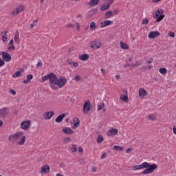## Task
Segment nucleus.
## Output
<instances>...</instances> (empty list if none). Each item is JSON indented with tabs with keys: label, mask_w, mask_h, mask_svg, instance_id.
<instances>
[{
	"label": "nucleus",
	"mask_w": 176,
	"mask_h": 176,
	"mask_svg": "<svg viewBox=\"0 0 176 176\" xmlns=\"http://www.w3.org/2000/svg\"><path fill=\"white\" fill-rule=\"evenodd\" d=\"M144 168H146L142 171V174L144 175H146L148 174H152V173H153L155 170L157 168V164H151L146 162H144L140 165L134 166L133 171H138Z\"/></svg>",
	"instance_id": "1"
},
{
	"label": "nucleus",
	"mask_w": 176,
	"mask_h": 176,
	"mask_svg": "<svg viewBox=\"0 0 176 176\" xmlns=\"http://www.w3.org/2000/svg\"><path fill=\"white\" fill-rule=\"evenodd\" d=\"M65 85H67V78L65 76L57 78V76L54 74L51 76V84H50V87L52 90H58V87L61 89L64 87Z\"/></svg>",
	"instance_id": "2"
},
{
	"label": "nucleus",
	"mask_w": 176,
	"mask_h": 176,
	"mask_svg": "<svg viewBox=\"0 0 176 176\" xmlns=\"http://www.w3.org/2000/svg\"><path fill=\"white\" fill-rule=\"evenodd\" d=\"M102 43H101L100 40L95 39L89 43V47L93 49L94 50H97V49H100Z\"/></svg>",
	"instance_id": "3"
},
{
	"label": "nucleus",
	"mask_w": 176,
	"mask_h": 176,
	"mask_svg": "<svg viewBox=\"0 0 176 176\" xmlns=\"http://www.w3.org/2000/svg\"><path fill=\"white\" fill-rule=\"evenodd\" d=\"M32 122L30 120H23L20 125V128L21 130H24V131H27L31 129Z\"/></svg>",
	"instance_id": "4"
},
{
	"label": "nucleus",
	"mask_w": 176,
	"mask_h": 176,
	"mask_svg": "<svg viewBox=\"0 0 176 176\" xmlns=\"http://www.w3.org/2000/svg\"><path fill=\"white\" fill-rule=\"evenodd\" d=\"M21 136H19V140L16 141L17 145H20L21 146H23L25 144V141H27V137L25 135H24V132L21 131L20 133Z\"/></svg>",
	"instance_id": "5"
},
{
	"label": "nucleus",
	"mask_w": 176,
	"mask_h": 176,
	"mask_svg": "<svg viewBox=\"0 0 176 176\" xmlns=\"http://www.w3.org/2000/svg\"><path fill=\"white\" fill-rule=\"evenodd\" d=\"M164 12V11L163 10H158L153 15V18L157 19V23L162 21V20L164 19V15H160V14H163Z\"/></svg>",
	"instance_id": "6"
},
{
	"label": "nucleus",
	"mask_w": 176,
	"mask_h": 176,
	"mask_svg": "<svg viewBox=\"0 0 176 176\" xmlns=\"http://www.w3.org/2000/svg\"><path fill=\"white\" fill-rule=\"evenodd\" d=\"M91 105V103L90 102V100H86L83 104V113L85 115H87V113H89V112H90V107Z\"/></svg>",
	"instance_id": "7"
},
{
	"label": "nucleus",
	"mask_w": 176,
	"mask_h": 176,
	"mask_svg": "<svg viewBox=\"0 0 176 176\" xmlns=\"http://www.w3.org/2000/svg\"><path fill=\"white\" fill-rule=\"evenodd\" d=\"M21 131L16 132L15 134L10 135L8 138V141H10L11 142H16L17 140H19L21 137Z\"/></svg>",
	"instance_id": "8"
},
{
	"label": "nucleus",
	"mask_w": 176,
	"mask_h": 176,
	"mask_svg": "<svg viewBox=\"0 0 176 176\" xmlns=\"http://www.w3.org/2000/svg\"><path fill=\"white\" fill-rule=\"evenodd\" d=\"M25 8V7L24 6L20 5L11 12V15L17 16V14H19V13H21Z\"/></svg>",
	"instance_id": "9"
},
{
	"label": "nucleus",
	"mask_w": 176,
	"mask_h": 176,
	"mask_svg": "<svg viewBox=\"0 0 176 176\" xmlns=\"http://www.w3.org/2000/svg\"><path fill=\"white\" fill-rule=\"evenodd\" d=\"M50 173V166L48 164H45L41 167L40 170V174L43 175V174H49Z\"/></svg>",
	"instance_id": "10"
},
{
	"label": "nucleus",
	"mask_w": 176,
	"mask_h": 176,
	"mask_svg": "<svg viewBox=\"0 0 176 176\" xmlns=\"http://www.w3.org/2000/svg\"><path fill=\"white\" fill-rule=\"evenodd\" d=\"M1 56L3 60H4V61H6V63H10V61H12V56H10V54H9V53L3 52H1Z\"/></svg>",
	"instance_id": "11"
},
{
	"label": "nucleus",
	"mask_w": 176,
	"mask_h": 176,
	"mask_svg": "<svg viewBox=\"0 0 176 176\" xmlns=\"http://www.w3.org/2000/svg\"><path fill=\"white\" fill-rule=\"evenodd\" d=\"M118 133H119L118 129H111L107 131V135L108 137H115V135H118Z\"/></svg>",
	"instance_id": "12"
},
{
	"label": "nucleus",
	"mask_w": 176,
	"mask_h": 176,
	"mask_svg": "<svg viewBox=\"0 0 176 176\" xmlns=\"http://www.w3.org/2000/svg\"><path fill=\"white\" fill-rule=\"evenodd\" d=\"M112 24H113V21L111 20H107L100 23V28H105V27H108L109 25H112Z\"/></svg>",
	"instance_id": "13"
},
{
	"label": "nucleus",
	"mask_w": 176,
	"mask_h": 176,
	"mask_svg": "<svg viewBox=\"0 0 176 176\" xmlns=\"http://www.w3.org/2000/svg\"><path fill=\"white\" fill-rule=\"evenodd\" d=\"M160 36V32H159L158 31H151L149 32L148 36L150 39H155V38H157V36Z\"/></svg>",
	"instance_id": "14"
},
{
	"label": "nucleus",
	"mask_w": 176,
	"mask_h": 176,
	"mask_svg": "<svg viewBox=\"0 0 176 176\" xmlns=\"http://www.w3.org/2000/svg\"><path fill=\"white\" fill-rule=\"evenodd\" d=\"M80 124V120L78 118H73V122L72 124V128L74 129H78V126Z\"/></svg>",
	"instance_id": "15"
},
{
	"label": "nucleus",
	"mask_w": 176,
	"mask_h": 176,
	"mask_svg": "<svg viewBox=\"0 0 176 176\" xmlns=\"http://www.w3.org/2000/svg\"><path fill=\"white\" fill-rule=\"evenodd\" d=\"M53 75H54V73H50V74H47L46 76H42L41 78V82H46V80H47V79H50V85H52L51 78H52V76H53Z\"/></svg>",
	"instance_id": "16"
},
{
	"label": "nucleus",
	"mask_w": 176,
	"mask_h": 176,
	"mask_svg": "<svg viewBox=\"0 0 176 176\" xmlns=\"http://www.w3.org/2000/svg\"><path fill=\"white\" fill-rule=\"evenodd\" d=\"M54 116V111H47L44 113L43 118L45 120H49V119H52Z\"/></svg>",
	"instance_id": "17"
},
{
	"label": "nucleus",
	"mask_w": 176,
	"mask_h": 176,
	"mask_svg": "<svg viewBox=\"0 0 176 176\" xmlns=\"http://www.w3.org/2000/svg\"><path fill=\"white\" fill-rule=\"evenodd\" d=\"M148 96V92L144 88H140L139 89V96L140 98H145Z\"/></svg>",
	"instance_id": "18"
},
{
	"label": "nucleus",
	"mask_w": 176,
	"mask_h": 176,
	"mask_svg": "<svg viewBox=\"0 0 176 176\" xmlns=\"http://www.w3.org/2000/svg\"><path fill=\"white\" fill-rule=\"evenodd\" d=\"M90 58V56L87 54H83L79 56V60L81 61H87V60Z\"/></svg>",
	"instance_id": "19"
},
{
	"label": "nucleus",
	"mask_w": 176,
	"mask_h": 176,
	"mask_svg": "<svg viewBox=\"0 0 176 176\" xmlns=\"http://www.w3.org/2000/svg\"><path fill=\"white\" fill-rule=\"evenodd\" d=\"M8 109L6 107H4L1 109H0V118H3L8 115Z\"/></svg>",
	"instance_id": "20"
},
{
	"label": "nucleus",
	"mask_w": 176,
	"mask_h": 176,
	"mask_svg": "<svg viewBox=\"0 0 176 176\" xmlns=\"http://www.w3.org/2000/svg\"><path fill=\"white\" fill-rule=\"evenodd\" d=\"M62 131H63V133H65V134H68V135H71V134H74V130H72L71 128L69 127H65L62 129Z\"/></svg>",
	"instance_id": "21"
},
{
	"label": "nucleus",
	"mask_w": 176,
	"mask_h": 176,
	"mask_svg": "<svg viewBox=\"0 0 176 176\" xmlns=\"http://www.w3.org/2000/svg\"><path fill=\"white\" fill-rule=\"evenodd\" d=\"M65 118V113L60 114L55 119L56 123H61Z\"/></svg>",
	"instance_id": "22"
},
{
	"label": "nucleus",
	"mask_w": 176,
	"mask_h": 176,
	"mask_svg": "<svg viewBox=\"0 0 176 176\" xmlns=\"http://www.w3.org/2000/svg\"><path fill=\"white\" fill-rule=\"evenodd\" d=\"M14 41L15 43H17V45L20 43V34H19V32H16L14 33Z\"/></svg>",
	"instance_id": "23"
},
{
	"label": "nucleus",
	"mask_w": 176,
	"mask_h": 176,
	"mask_svg": "<svg viewBox=\"0 0 176 176\" xmlns=\"http://www.w3.org/2000/svg\"><path fill=\"white\" fill-rule=\"evenodd\" d=\"M32 79H34V75L28 74L27 76V80H23L24 85H27V83H30V82H31V80H32Z\"/></svg>",
	"instance_id": "24"
},
{
	"label": "nucleus",
	"mask_w": 176,
	"mask_h": 176,
	"mask_svg": "<svg viewBox=\"0 0 176 176\" xmlns=\"http://www.w3.org/2000/svg\"><path fill=\"white\" fill-rule=\"evenodd\" d=\"M120 47L121 49H123V50H129L130 49V47L127 43L122 41L120 42Z\"/></svg>",
	"instance_id": "25"
},
{
	"label": "nucleus",
	"mask_w": 176,
	"mask_h": 176,
	"mask_svg": "<svg viewBox=\"0 0 176 176\" xmlns=\"http://www.w3.org/2000/svg\"><path fill=\"white\" fill-rule=\"evenodd\" d=\"M100 3V0H90L89 2V6H96Z\"/></svg>",
	"instance_id": "26"
},
{
	"label": "nucleus",
	"mask_w": 176,
	"mask_h": 176,
	"mask_svg": "<svg viewBox=\"0 0 176 176\" xmlns=\"http://www.w3.org/2000/svg\"><path fill=\"white\" fill-rule=\"evenodd\" d=\"M104 17L106 19H111V18L113 17V12H112V11L106 12L104 14Z\"/></svg>",
	"instance_id": "27"
},
{
	"label": "nucleus",
	"mask_w": 176,
	"mask_h": 176,
	"mask_svg": "<svg viewBox=\"0 0 176 176\" xmlns=\"http://www.w3.org/2000/svg\"><path fill=\"white\" fill-rule=\"evenodd\" d=\"M111 6V4L109 3H107V5H103L100 7V10L102 12H104L105 10H108V9H109V7Z\"/></svg>",
	"instance_id": "28"
},
{
	"label": "nucleus",
	"mask_w": 176,
	"mask_h": 176,
	"mask_svg": "<svg viewBox=\"0 0 176 176\" xmlns=\"http://www.w3.org/2000/svg\"><path fill=\"white\" fill-rule=\"evenodd\" d=\"M159 72L160 74H161L162 75H166L167 74V72H168V70L166 68H164V67H162L159 69Z\"/></svg>",
	"instance_id": "29"
},
{
	"label": "nucleus",
	"mask_w": 176,
	"mask_h": 176,
	"mask_svg": "<svg viewBox=\"0 0 176 176\" xmlns=\"http://www.w3.org/2000/svg\"><path fill=\"white\" fill-rule=\"evenodd\" d=\"M120 98L124 102H129V97H127V96H126L125 94L121 95Z\"/></svg>",
	"instance_id": "30"
},
{
	"label": "nucleus",
	"mask_w": 176,
	"mask_h": 176,
	"mask_svg": "<svg viewBox=\"0 0 176 176\" xmlns=\"http://www.w3.org/2000/svg\"><path fill=\"white\" fill-rule=\"evenodd\" d=\"M90 30L94 31L95 30H97V25H96V22H91L89 25Z\"/></svg>",
	"instance_id": "31"
},
{
	"label": "nucleus",
	"mask_w": 176,
	"mask_h": 176,
	"mask_svg": "<svg viewBox=\"0 0 176 176\" xmlns=\"http://www.w3.org/2000/svg\"><path fill=\"white\" fill-rule=\"evenodd\" d=\"M148 120H156V114L153 113V114L148 115Z\"/></svg>",
	"instance_id": "32"
},
{
	"label": "nucleus",
	"mask_w": 176,
	"mask_h": 176,
	"mask_svg": "<svg viewBox=\"0 0 176 176\" xmlns=\"http://www.w3.org/2000/svg\"><path fill=\"white\" fill-rule=\"evenodd\" d=\"M71 151L73 152V153H76V152L78 151V147L76 144H72L71 147Z\"/></svg>",
	"instance_id": "33"
},
{
	"label": "nucleus",
	"mask_w": 176,
	"mask_h": 176,
	"mask_svg": "<svg viewBox=\"0 0 176 176\" xmlns=\"http://www.w3.org/2000/svg\"><path fill=\"white\" fill-rule=\"evenodd\" d=\"M21 76V72L17 71L12 75V78H20Z\"/></svg>",
	"instance_id": "34"
},
{
	"label": "nucleus",
	"mask_w": 176,
	"mask_h": 176,
	"mask_svg": "<svg viewBox=\"0 0 176 176\" xmlns=\"http://www.w3.org/2000/svg\"><path fill=\"white\" fill-rule=\"evenodd\" d=\"M104 107H105V104H104V102H102V103L98 104V109H97V111H101V109L104 108Z\"/></svg>",
	"instance_id": "35"
},
{
	"label": "nucleus",
	"mask_w": 176,
	"mask_h": 176,
	"mask_svg": "<svg viewBox=\"0 0 176 176\" xmlns=\"http://www.w3.org/2000/svg\"><path fill=\"white\" fill-rule=\"evenodd\" d=\"M104 141V137L102 135H99L97 138V142L98 144H101Z\"/></svg>",
	"instance_id": "36"
},
{
	"label": "nucleus",
	"mask_w": 176,
	"mask_h": 176,
	"mask_svg": "<svg viewBox=\"0 0 176 176\" xmlns=\"http://www.w3.org/2000/svg\"><path fill=\"white\" fill-rule=\"evenodd\" d=\"M6 32H3L4 35L2 36V41L3 42H4V43L5 42H8V36H6Z\"/></svg>",
	"instance_id": "37"
},
{
	"label": "nucleus",
	"mask_w": 176,
	"mask_h": 176,
	"mask_svg": "<svg viewBox=\"0 0 176 176\" xmlns=\"http://www.w3.org/2000/svg\"><path fill=\"white\" fill-rule=\"evenodd\" d=\"M113 149H115V151H123V146L115 145Z\"/></svg>",
	"instance_id": "38"
},
{
	"label": "nucleus",
	"mask_w": 176,
	"mask_h": 176,
	"mask_svg": "<svg viewBox=\"0 0 176 176\" xmlns=\"http://www.w3.org/2000/svg\"><path fill=\"white\" fill-rule=\"evenodd\" d=\"M140 65H141V61L138 60L135 64L131 65V67H140Z\"/></svg>",
	"instance_id": "39"
},
{
	"label": "nucleus",
	"mask_w": 176,
	"mask_h": 176,
	"mask_svg": "<svg viewBox=\"0 0 176 176\" xmlns=\"http://www.w3.org/2000/svg\"><path fill=\"white\" fill-rule=\"evenodd\" d=\"M71 142V138H65L63 139V143L64 144H69Z\"/></svg>",
	"instance_id": "40"
},
{
	"label": "nucleus",
	"mask_w": 176,
	"mask_h": 176,
	"mask_svg": "<svg viewBox=\"0 0 176 176\" xmlns=\"http://www.w3.org/2000/svg\"><path fill=\"white\" fill-rule=\"evenodd\" d=\"M148 23H149V21H148V19H145L142 21V24H143L144 25H146Z\"/></svg>",
	"instance_id": "41"
},
{
	"label": "nucleus",
	"mask_w": 176,
	"mask_h": 176,
	"mask_svg": "<svg viewBox=\"0 0 176 176\" xmlns=\"http://www.w3.org/2000/svg\"><path fill=\"white\" fill-rule=\"evenodd\" d=\"M69 64L71 65H73V67H78V65H79V63H78L77 62H70Z\"/></svg>",
	"instance_id": "42"
},
{
	"label": "nucleus",
	"mask_w": 176,
	"mask_h": 176,
	"mask_svg": "<svg viewBox=\"0 0 176 176\" xmlns=\"http://www.w3.org/2000/svg\"><path fill=\"white\" fill-rule=\"evenodd\" d=\"M168 36H170V38H174L175 36V33H174V32H170L168 33Z\"/></svg>",
	"instance_id": "43"
},
{
	"label": "nucleus",
	"mask_w": 176,
	"mask_h": 176,
	"mask_svg": "<svg viewBox=\"0 0 176 176\" xmlns=\"http://www.w3.org/2000/svg\"><path fill=\"white\" fill-rule=\"evenodd\" d=\"M5 65V60L0 58V68Z\"/></svg>",
	"instance_id": "44"
},
{
	"label": "nucleus",
	"mask_w": 176,
	"mask_h": 176,
	"mask_svg": "<svg viewBox=\"0 0 176 176\" xmlns=\"http://www.w3.org/2000/svg\"><path fill=\"white\" fill-rule=\"evenodd\" d=\"M74 80H76V82H79V80H80V76H78V75L74 77Z\"/></svg>",
	"instance_id": "45"
},
{
	"label": "nucleus",
	"mask_w": 176,
	"mask_h": 176,
	"mask_svg": "<svg viewBox=\"0 0 176 176\" xmlns=\"http://www.w3.org/2000/svg\"><path fill=\"white\" fill-rule=\"evenodd\" d=\"M113 16H116V14H119V10H113L112 12Z\"/></svg>",
	"instance_id": "46"
},
{
	"label": "nucleus",
	"mask_w": 176,
	"mask_h": 176,
	"mask_svg": "<svg viewBox=\"0 0 176 176\" xmlns=\"http://www.w3.org/2000/svg\"><path fill=\"white\" fill-rule=\"evenodd\" d=\"M76 30L77 31H79V30L80 29V25H79V23L78 22L76 23Z\"/></svg>",
	"instance_id": "47"
},
{
	"label": "nucleus",
	"mask_w": 176,
	"mask_h": 176,
	"mask_svg": "<svg viewBox=\"0 0 176 176\" xmlns=\"http://www.w3.org/2000/svg\"><path fill=\"white\" fill-rule=\"evenodd\" d=\"M146 64H152L153 63V58H151L147 61H146Z\"/></svg>",
	"instance_id": "48"
},
{
	"label": "nucleus",
	"mask_w": 176,
	"mask_h": 176,
	"mask_svg": "<svg viewBox=\"0 0 176 176\" xmlns=\"http://www.w3.org/2000/svg\"><path fill=\"white\" fill-rule=\"evenodd\" d=\"M14 49H16V47L14 46V45H10L8 47V50L10 51V50H14Z\"/></svg>",
	"instance_id": "49"
},
{
	"label": "nucleus",
	"mask_w": 176,
	"mask_h": 176,
	"mask_svg": "<svg viewBox=\"0 0 176 176\" xmlns=\"http://www.w3.org/2000/svg\"><path fill=\"white\" fill-rule=\"evenodd\" d=\"M67 28H74V25L72 23H69L67 25Z\"/></svg>",
	"instance_id": "50"
},
{
	"label": "nucleus",
	"mask_w": 176,
	"mask_h": 176,
	"mask_svg": "<svg viewBox=\"0 0 176 176\" xmlns=\"http://www.w3.org/2000/svg\"><path fill=\"white\" fill-rule=\"evenodd\" d=\"M10 94H12V96H16V91H14V89L10 90Z\"/></svg>",
	"instance_id": "51"
},
{
	"label": "nucleus",
	"mask_w": 176,
	"mask_h": 176,
	"mask_svg": "<svg viewBox=\"0 0 176 176\" xmlns=\"http://www.w3.org/2000/svg\"><path fill=\"white\" fill-rule=\"evenodd\" d=\"M107 157V153H104L101 157H100V159H105V157Z\"/></svg>",
	"instance_id": "52"
},
{
	"label": "nucleus",
	"mask_w": 176,
	"mask_h": 176,
	"mask_svg": "<svg viewBox=\"0 0 176 176\" xmlns=\"http://www.w3.org/2000/svg\"><path fill=\"white\" fill-rule=\"evenodd\" d=\"M131 151H133V148H129L126 149V153H130V152H131Z\"/></svg>",
	"instance_id": "53"
},
{
	"label": "nucleus",
	"mask_w": 176,
	"mask_h": 176,
	"mask_svg": "<svg viewBox=\"0 0 176 176\" xmlns=\"http://www.w3.org/2000/svg\"><path fill=\"white\" fill-rule=\"evenodd\" d=\"M36 67H42V61L39 60L36 64Z\"/></svg>",
	"instance_id": "54"
},
{
	"label": "nucleus",
	"mask_w": 176,
	"mask_h": 176,
	"mask_svg": "<svg viewBox=\"0 0 176 176\" xmlns=\"http://www.w3.org/2000/svg\"><path fill=\"white\" fill-rule=\"evenodd\" d=\"M13 43H14V41L13 39H11L8 43L9 45H13Z\"/></svg>",
	"instance_id": "55"
},
{
	"label": "nucleus",
	"mask_w": 176,
	"mask_h": 176,
	"mask_svg": "<svg viewBox=\"0 0 176 176\" xmlns=\"http://www.w3.org/2000/svg\"><path fill=\"white\" fill-rule=\"evenodd\" d=\"M173 134H175V135H176V126H173Z\"/></svg>",
	"instance_id": "56"
},
{
	"label": "nucleus",
	"mask_w": 176,
	"mask_h": 176,
	"mask_svg": "<svg viewBox=\"0 0 176 176\" xmlns=\"http://www.w3.org/2000/svg\"><path fill=\"white\" fill-rule=\"evenodd\" d=\"M100 72H102V75H105L107 73L105 72V69H100Z\"/></svg>",
	"instance_id": "57"
},
{
	"label": "nucleus",
	"mask_w": 176,
	"mask_h": 176,
	"mask_svg": "<svg viewBox=\"0 0 176 176\" xmlns=\"http://www.w3.org/2000/svg\"><path fill=\"white\" fill-rule=\"evenodd\" d=\"M3 32H6V36H8V33L9 32L8 31H3V32H1V35H5V33H3Z\"/></svg>",
	"instance_id": "58"
},
{
	"label": "nucleus",
	"mask_w": 176,
	"mask_h": 176,
	"mask_svg": "<svg viewBox=\"0 0 176 176\" xmlns=\"http://www.w3.org/2000/svg\"><path fill=\"white\" fill-rule=\"evenodd\" d=\"M78 152H83V148L79 147L78 148Z\"/></svg>",
	"instance_id": "59"
},
{
	"label": "nucleus",
	"mask_w": 176,
	"mask_h": 176,
	"mask_svg": "<svg viewBox=\"0 0 176 176\" xmlns=\"http://www.w3.org/2000/svg\"><path fill=\"white\" fill-rule=\"evenodd\" d=\"M115 78H116V79H120V76H119V75H116V76H115Z\"/></svg>",
	"instance_id": "60"
},
{
	"label": "nucleus",
	"mask_w": 176,
	"mask_h": 176,
	"mask_svg": "<svg viewBox=\"0 0 176 176\" xmlns=\"http://www.w3.org/2000/svg\"><path fill=\"white\" fill-rule=\"evenodd\" d=\"M3 124V121L0 120V127Z\"/></svg>",
	"instance_id": "61"
},
{
	"label": "nucleus",
	"mask_w": 176,
	"mask_h": 176,
	"mask_svg": "<svg viewBox=\"0 0 176 176\" xmlns=\"http://www.w3.org/2000/svg\"><path fill=\"white\" fill-rule=\"evenodd\" d=\"M34 27H35V25H34V23H32L30 25V28H34Z\"/></svg>",
	"instance_id": "62"
},
{
	"label": "nucleus",
	"mask_w": 176,
	"mask_h": 176,
	"mask_svg": "<svg viewBox=\"0 0 176 176\" xmlns=\"http://www.w3.org/2000/svg\"><path fill=\"white\" fill-rule=\"evenodd\" d=\"M153 2H154L155 3H156L157 2H159L160 0H152Z\"/></svg>",
	"instance_id": "63"
},
{
	"label": "nucleus",
	"mask_w": 176,
	"mask_h": 176,
	"mask_svg": "<svg viewBox=\"0 0 176 176\" xmlns=\"http://www.w3.org/2000/svg\"><path fill=\"white\" fill-rule=\"evenodd\" d=\"M56 176H63V175L60 174V173H57Z\"/></svg>",
	"instance_id": "64"
}]
</instances>
